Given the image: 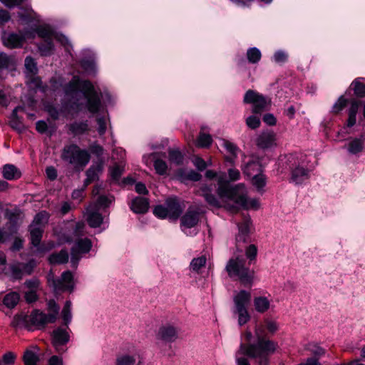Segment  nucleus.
Listing matches in <instances>:
<instances>
[{
    "label": "nucleus",
    "mask_w": 365,
    "mask_h": 365,
    "mask_svg": "<svg viewBox=\"0 0 365 365\" xmlns=\"http://www.w3.org/2000/svg\"><path fill=\"white\" fill-rule=\"evenodd\" d=\"M51 286L53 287L56 292H64L68 290L72 292L73 289V275L70 271L62 273L61 278L48 279Z\"/></svg>",
    "instance_id": "8"
},
{
    "label": "nucleus",
    "mask_w": 365,
    "mask_h": 365,
    "mask_svg": "<svg viewBox=\"0 0 365 365\" xmlns=\"http://www.w3.org/2000/svg\"><path fill=\"white\" fill-rule=\"evenodd\" d=\"M50 215L46 211H41L38 213H37L31 224V226L33 227H42L44 230L45 225L48 223V219H49Z\"/></svg>",
    "instance_id": "28"
},
{
    "label": "nucleus",
    "mask_w": 365,
    "mask_h": 365,
    "mask_svg": "<svg viewBox=\"0 0 365 365\" xmlns=\"http://www.w3.org/2000/svg\"><path fill=\"white\" fill-rule=\"evenodd\" d=\"M23 274H26L28 275L31 274L34 271V267H36V262L34 259H31L27 263L21 264Z\"/></svg>",
    "instance_id": "56"
},
{
    "label": "nucleus",
    "mask_w": 365,
    "mask_h": 365,
    "mask_svg": "<svg viewBox=\"0 0 365 365\" xmlns=\"http://www.w3.org/2000/svg\"><path fill=\"white\" fill-rule=\"evenodd\" d=\"M92 247L91 240L88 238L78 240L71 248V263L76 266L81 258V254L88 253Z\"/></svg>",
    "instance_id": "9"
},
{
    "label": "nucleus",
    "mask_w": 365,
    "mask_h": 365,
    "mask_svg": "<svg viewBox=\"0 0 365 365\" xmlns=\"http://www.w3.org/2000/svg\"><path fill=\"white\" fill-rule=\"evenodd\" d=\"M51 264H65L68 261V252L66 250H61L59 252L51 254L48 257Z\"/></svg>",
    "instance_id": "29"
},
{
    "label": "nucleus",
    "mask_w": 365,
    "mask_h": 365,
    "mask_svg": "<svg viewBox=\"0 0 365 365\" xmlns=\"http://www.w3.org/2000/svg\"><path fill=\"white\" fill-rule=\"evenodd\" d=\"M61 159L73 166L76 171L80 172L89 163L91 156L86 150L81 149L76 144L64 146L61 155Z\"/></svg>",
    "instance_id": "2"
},
{
    "label": "nucleus",
    "mask_w": 365,
    "mask_h": 365,
    "mask_svg": "<svg viewBox=\"0 0 365 365\" xmlns=\"http://www.w3.org/2000/svg\"><path fill=\"white\" fill-rule=\"evenodd\" d=\"M250 218H245L242 223L238 224L239 233L236 236L237 242H245L246 237L250 232Z\"/></svg>",
    "instance_id": "23"
},
{
    "label": "nucleus",
    "mask_w": 365,
    "mask_h": 365,
    "mask_svg": "<svg viewBox=\"0 0 365 365\" xmlns=\"http://www.w3.org/2000/svg\"><path fill=\"white\" fill-rule=\"evenodd\" d=\"M365 148V134L360 138L353 139L348 145V150L351 154L361 152Z\"/></svg>",
    "instance_id": "24"
},
{
    "label": "nucleus",
    "mask_w": 365,
    "mask_h": 365,
    "mask_svg": "<svg viewBox=\"0 0 365 365\" xmlns=\"http://www.w3.org/2000/svg\"><path fill=\"white\" fill-rule=\"evenodd\" d=\"M20 295L16 292H11L6 294L3 299V304L9 309L14 308L19 303Z\"/></svg>",
    "instance_id": "32"
},
{
    "label": "nucleus",
    "mask_w": 365,
    "mask_h": 365,
    "mask_svg": "<svg viewBox=\"0 0 365 365\" xmlns=\"http://www.w3.org/2000/svg\"><path fill=\"white\" fill-rule=\"evenodd\" d=\"M307 349L315 356L319 357L325 354V350L317 344H309Z\"/></svg>",
    "instance_id": "53"
},
{
    "label": "nucleus",
    "mask_w": 365,
    "mask_h": 365,
    "mask_svg": "<svg viewBox=\"0 0 365 365\" xmlns=\"http://www.w3.org/2000/svg\"><path fill=\"white\" fill-rule=\"evenodd\" d=\"M230 200L245 209L253 208L257 210L259 207V202L257 199L248 200L247 191L244 185L243 188L240 189Z\"/></svg>",
    "instance_id": "10"
},
{
    "label": "nucleus",
    "mask_w": 365,
    "mask_h": 365,
    "mask_svg": "<svg viewBox=\"0 0 365 365\" xmlns=\"http://www.w3.org/2000/svg\"><path fill=\"white\" fill-rule=\"evenodd\" d=\"M2 174L4 178L9 180L18 179L21 175L18 168L11 164H6L3 167Z\"/></svg>",
    "instance_id": "25"
},
{
    "label": "nucleus",
    "mask_w": 365,
    "mask_h": 365,
    "mask_svg": "<svg viewBox=\"0 0 365 365\" xmlns=\"http://www.w3.org/2000/svg\"><path fill=\"white\" fill-rule=\"evenodd\" d=\"M230 182L237 181L240 178V173L237 168H231L227 170Z\"/></svg>",
    "instance_id": "61"
},
{
    "label": "nucleus",
    "mask_w": 365,
    "mask_h": 365,
    "mask_svg": "<svg viewBox=\"0 0 365 365\" xmlns=\"http://www.w3.org/2000/svg\"><path fill=\"white\" fill-rule=\"evenodd\" d=\"M354 95L358 98L365 97V78H357L351 84Z\"/></svg>",
    "instance_id": "27"
},
{
    "label": "nucleus",
    "mask_w": 365,
    "mask_h": 365,
    "mask_svg": "<svg viewBox=\"0 0 365 365\" xmlns=\"http://www.w3.org/2000/svg\"><path fill=\"white\" fill-rule=\"evenodd\" d=\"M25 67L31 73H36L37 67L34 59L31 56H27L25 59Z\"/></svg>",
    "instance_id": "55"
},
{
    "label": "nucleus",
    "mask_w": 365,
    "mask_h": 365,
    "mask_svg": "<svg viewBox=\"0 0 365 365\" xmlns=\"http://www.w3.org/2000/svg\"><path fill=\"white\" fill-rule=\"evenodd\" d=\"M347 99L344 97V96H340L337 101L334 103L332 107V112L335 114L339 113L341 110H342L347 105Z\"/></svg>",
    "instance_id": "50"
},
{
    "label": "nucleus",
    "mask_w": 365,
    "mask_h": 365,
    "mask_svg": "<svg viewBox=\"0 0 365 365\" xmlns=\"http://www.w3.org/2000/svg\"><path fill=\"white\" fill-rule=\"evenodd\" d=\"M252 184L257 187L258 190H260L262 187H264L266 184V179L264 175L260 173L255 174L252 178Z\"/></svg>",
    "instance_id": "51"
},
{
    "label": "nucleus",
    "mask_w": 365,
    "mask_h": 365,
    "mask_svg": "<svg viewBox=\"0 0 365 365\" xmlns=\"http://www.w3.org/2000/svg\"><path fill=\"white\" fill-rule=\"evenodd\" d=\"M243 173L247 176L255 175L261 172V165L259 162L251 160L248 162L243 168Z\"/></svg>",
    "instance_id": "34"
},
{
    "label": "nucleus",
    "mask_w": 365,
    "mask_h": 365,
    "mask_svg": "<svg viewBox=\"0 0 365 365\" xmlns=\"http://www.w3.org/2000/svg\"><path fill=\"white\" fill-rule=\"evenodd\" d=\"M153 165L158 174L163 175L166 173L168 170V165L164 160L161 159H156L154 161Z\"/></svg>",
    "instance_id": "49"
},
{
    "label": "nucleus",
    "mask_w": 365,
    "mask_h": 365,
    "mask_svg": "<svg viewBox=\"0 0 365 365\" xmlns=\"http://www.w3.org/2000/svg\"><path fill=\"white\" fill-rule=\"evenodd\" d=\"M112 199L108 197L106 195H100L96 200V205L100 207H107L112 202Z\"/></svg>",
    "instance_id": "62"
},
{
    "label": "nucleus",
    "mask_w": 365,
    "mask_h": 365,
    "mask_svg": "<svg viewBox=\"0 0 365 365\" xmlns=\"http://www.w3.org/2000/svg\"><path fill=\"white\" fill-rule=\"evenodd\" d=\"M212 142L210 135L200 132L197 140V146L200 148H208Z\"/></svg>",
    "instance_id": "40"
},
{
    "label": "nucleus",
    "mask_w": 365,
    "mask_h": 365,
    "mask_svg": "<svg viewBox=\"0 0 365 365\" xmlns=\"http://www.w3.org/2000/svg\"><path fill=\"white\" fill-rule=\"evenodd\" d=\"M69 341V334L66 329L61 327L53 330L52 344L58 351H63L62 346Z\"/></svg>",
    "instance_id": "14"
},
{
    "label": "nucleus",
    "mask_w": 365,
    "mask_h": 365,
    "mask_svg": "<svg viewBox=\"0 0 365 365\" xmlns=\"http://www.w3.org/2000/svg\"><path fill=\"white\" fill-rule=\"evenodd\" d=\"M38 48L42 56H49L53 48L52 39L43 40V41L38 44Z\"/></svg>",
    "instance_id": "37"
},
{
    "label": "nucleus",
    "mask_w": 365,
    "mask_h": 365,
    "mask_svg": "<svg viewBox=\"0 0 365 365\" xmlns=\"http://www.w3.org/2000/svg\"><path fill=\"white\" fill-rule=\"evenodd\" d=\"M12 60L6 53H0V71L8 68L11 65Z\"/></svg>",
    "instance_id": "57"
},
{
    "label": "nucleus",
    "mask_w": 365,
    "mask_h": 365,
    "mask_svg": "<svg viewBox=\"0 0 365 365\" xmlns=\"http://www.w3.org/2000/svg\"><path fill=\"white\" fill-rule=\"evenodd\" d=\"M256 145L261 149H267L276 145V135L273 131L262 132L256 139Z\"/></svg>",
    "instance_id": "13"
},
{
    "label": "nucleus",
    "mask_w": 365,
    "mask_h": 365,
    "mask_svg": "<svg viewBox=\"0 0 365 365\" xmlns=\"http://www.w3.org/2000/svg\"><path fill=\"white\" fill-rule=\"evenodd\" d=\"M62 317L64 321L65 325L68 326V324L71 322L72 315H71V302L70 301H66L63 310L61 312Z\"/></svg>",
    "instance_id": "45"
},
{
    "label": "nucleus",
    "mask_w": 365,
    "mask_h": 365,
    "mask_svg": "<svg viewBox=\"0 0 365 365\" xmlns=\"http://www.w3.org/2000/svg\"><path fill=\"white\" fill-rule=\"evenodd\" d=\"M169 160L176 165H180L183 162V155L178 150L170 149L168 151Z\"/></svg>",
    "instance_id": "42"
},
{
    "label": "nucleus",
    "mask_w": 365,
    "mask_h": 365,
    "mask_svg": "<svg viewBox=\"0 0 365 365\" xmlns=\"http://www.w3.org/2000/svg\"><path fill=\"white\" fill-rule=\"evenodd\" d=\"M13 216H14V215H12L9 217V221L6 223L5 227L4 228V229L6 230V231L7 232V233L9 235V237L14 235H16L19 230V227H18L16 221L12 219Z\"/></svg>",
    "instance_id": "47"
},
{
    "label": "nucleus",
    "mask_w": 365,
    "mask_h": 365,
    "mask_svg": "<svg viewBox=\"0 0 365 365\" xmlns=\"http://www.w3.org/2000/svg\"><path fill=\"white\" fill-rule=\"evenodd\" d=\"M29 231L30 232V240L31 243L34 247H38L41 241L43 233V229L42 227H36L29 225Z\"/></svg>",
    "instance_id": "26"
},
{
    "label": "nucleus",
    "mask_w": 365,
    "mask_h": 365,
    "mask_svg": "<svg viewBox=\"0 0 365 365\" xmlns=\"http://www.w3.org/2000/svg\"><path fill=\"white\" fill-rule=\"evenodd\" d=\"M48 315L39 309L34 310L29 316L30 323L38 329H44L48 324H51Z\"/></svg>",
    "instance_id": "15"
},
{
    "label": "nucleus",
    "mask_w": 365,
    "mask_h": 365,
    "mask_svg": "<svg viewBox=\"0 0 365 365\" xmlns=\"http://www.w3.org/2000/svg\"><path fill=\"white\" fill-rule=\"evenodd\" d=\"M217 178L218 184L217 193L222 200L227 199L230 200L240 189L243 188L242 183L231 186L230 185V182L227 179V175L224 172L218 173Z\"/></svg>",
    "instance_id": "7"
},
{
    "label": "nucleus",
    "mask_w": 365,
    "mask_h": 365,
    "mask_svg": "<svg viewBox=\"0 0 365 365\" xmlns=\"http://www.w3.org/2000/svg\"><path fill=\"white\" fill-rule=\"evenodd\" d=\"M24 239L19 237H16L10 247V250L13 252L21 250L24 247Z\"/></svg>",
    "instance_id": "59"
},
{
    "label": "nucleus",
    "mask_w": 365,
    "mask_h": 365,
    "mask_svg": "<svg viewBox=\"0 0 365 365\" xmlns=\"http://www.w3.org/2000/svg\"><path fill=\"white\" fill-rule=\"evenodd\" d=\"M206 262L205 256L194 258L190 262V269L194 272H198L202 267L205 266Z\"/></svg>",
    "instance_id": "41"
},
{
    "label": "nucleus",
    "mask_w": 365,
    "mask_h": 365,
    "mask_svg": "<svg viewBox=\"0 0 365 365\" xmlns=\"http://www.w3.org/2000/svg\"><path fill=\"white\" fill-rule=\"evenodd\" d=\"M35 31L43 40L52 39L53 32L48 26H39L36 29Z\"/></svg>",
    "instance_id": "39"
},
{
    "label": "nucleus",
    "mask_w": 365,
    "mask_h": 365,
    "mask_svg": "<svg viewBox=\"0 0 365 365\" xmlns=\"http://www.w3.org/2000/svg\"><path fill=\"white\" fill-rule=\"evenodd\" d=\"M79 81H71L65 87L64 91L66 96L76 98L78 94Z\"/></svg>",
    "instance_id": "36"
},
{
    "label": "nucleus",
    "mask_w": 365,
    "mask_h": 365,
    "mask_svg": "<svg viewBox=\"0 0 365 365\" xmlns=\"http://www.w3.org/2000/svg\"><path fill=\"white\" fill-rule=\"evenodd\" d=\"M266 327L260 324L255 327V343H241L239 353L246 354L249 358L254 359L258 365H269V357L277 347V343L267 338Z\"/></svg>",
    "instance_id": "1"
},
{
    "label": "nucleus",
    "mask_w": 365,
    "mask_h": 365,
    "mask_svg": "<svg viewBox=\"0 0 365 365\" xmlns=\"http://www.w3.org/2000/svg\"><path fill=\"white\" fill-rule=\"evenodd\" d=\"M251 300V294L245 290H241L233 299L235 307L233 312L238 316V324L242 326L250 319L247 306Z\"/></svg>",
    "instance_id": "5"
},
{
    "label": "nucleus",
    "mask_w": 365,
    "mask_h": 365,
    "mask_svg": "<svg viewBox=\"0 0 365 365\" xmlns=\"http://www.w3.org/2000/svg\"><path fill=\"white\" fill-rule=\"evenodd\" d=\"M11 275L15 279H21L23 277V272L21 263L14 264L10 266Z\"/></svg>",
    "instance_id": "52"
},
{
    "label": "nucleus",
    "mask_w": 365,
    "mask_h": 365,
    "mask_svg": "<svg viewBox=\"0 0 365 365\" xmlns=\"http://www.w3.org/2000/svg\"><path fill=\"white\" fill-rule=\"evenodd\" d=\"M131 210L137 214H144L148 211L149 200L142 197H136L130 204Z\"/></svg>",
    "instance_id": "19"
},
{
    "label": "nucleus",
    "mask_w": 365,
    "mask_h": 365,
    "mask_svg": "<svg viewBox=\"0 0 365 365\" xmlns=\"http://www.w3.org/2000/svg\"><path fill=\"white\" fill-rule=\"evenodd\" d=\"M123 173L122 168L118 165H115L112 168H110V174L111 178L114 180H118L121 177Z\"/></svg>",
    "instance_id": "60"
},
{
    "label": "nucleus",
    "mask_w": 365,
    "mask_h": 365,
    "mask_svg": "<svg viewBox=\"0 0 365 365\" xmlns=\"http://www.w3.org/2000/svg\"><path fill=\"white\" fill-rule=\"evenodd\" d=\"M264 323L267 331L272 335L277 331L278 325L274 321L267 319L264 321Z\"/></svg>",
    "instance_id": "58"
},
{
    "label": "nucleus",
    "mask_w": 365,
    "mask_h": 365,
    "mask_svg": "<svg viewBox=\"0 0 365 365\" xmlns=\"http://www.w3.org/2000/svg\"><path fill=\"white\" fill-rule=\"evenodd\" d=\"M47 309L48 311V314H46L49 319L48 321H50L51 323H54L58 318L60 307L55 300L50 299L47 302Z\"/></svg>",
    "instance_id": "30"
},
{
    "label": "nucleus",
    "mask_w": 365,
    "mask_h": 365,
    "mask_svg": "<svg viewBox=\"0 0 365 365\" xmlns=\"http://www.w3.org/2000/svg\"><path fill=\"white\" fill-rule=\"evenodd\" d=\"M243 101L252 105V113L260 114L268 110L271 106V100L253 90H248L244 96Z\"/></svg>",
    "instance_id": "6"
},
{
    "label": "nucleus",
    "mask_w": 365,
    "mask_h": 365,
    "mask_svg": "<svg viewBox=\"0 0 365 365\" xmlns=\"http://www.w3.org/2000/svg\"><path fill=\"white\" fill-rule=\"evenodd\" d=\"M184 206L176 197H168L163 205H156L153 214L160 219L176 221L182 213Z\"/></svg>",
    "instance_id": "3"
},
{
    "label": "nucleus",
    "mask_w": 365,
    "mask_h": 365,
    "mask_svg": "<svg viewBox=\"0 0 365 365\" xmlns=\"http://www.w3.org/2000/svg\"><path fill=\"white\" fill-rule=\"evenodd\" d=\"M200 219V212L197 209L190 207L180 218V225L186 228L196 226Z\"/></svg>",
    "instance_id": "11"
},
{
    "label": "nucleus",
    "mask_w": 365,
    "mask_h": 365,
    "mask_svg": "<svg viewBox=\"0 0 365 365\" xmlns=\"http://www.w3.org/2000/svg\"><path fill=\"white\" fill-rule=\"evenodd\" d=\"M221 145L224 147L227 151V153H229L234 158L237 157V152L239 150V148L235 144L229 140L222 139Z\"/></svg>",
    "instance_id": "46"
},
{
    "label": "nucleus",
    "mask_w": 365,
    "mask_h": 365,
    "mask_svg": "<svg viewBox=\"0 0 365 365\" xmlns=\"http://www.w3.org/2000/svg\"><path fill=\"white\" fill-rule=\"evenodd\" d=\"M254 306L257 312L264 313L269 309L270 302L265 297H257L254 299Z\"/></svg>",
    "instance_id": "33"
},
{
    "label": "nucleus",
    "mask_w": 365,
    "mask_h": 365,
    "mask_svg": "<svg viewBox=\"0 0 365 365\" xmlns=\"http://www.w3.org/2000/svg\"><path fill=\"white\" fill-rule=\"evenodd\" d=\"M16 355L12 351H7L0 359V365H13L15 363Z\"/></svg>",
    "instance_id": "48"
},
{
    "label": "nucleus",
    "mask_w": 365,
    "mask_h": 365,
    "mask_svg": "<svg viewBox=\"0 0 365 365\" xmlns=\"http://www.w3.org/2000/svg\"><path fill=\"white\" fill-rule=\"evenodd\" d=\"M140 361H137L134 356L128 354H120L117 356L116 365H138Z\"/></svg>",
    "instance_id": "35"
},
{
    "label": "nucleus",
    "mask_w": 365,
    "mask_h": 365,
    "mask_svg": "<svg viewBox=\"0 0 365 365\" xmlns=\"http://www.w3.org/2000/svg\"><path fill=\"white\" fill-rule=\"evenodd\" d=\"M69 131L74 135H81L88 129L87 120L81 122H73L68 125Z\"/></svg>",
    "instance_id": "31"
},
{
    "label": "nucleus",
    "mask_w": 365,
    "mask_h": 365,
    "mask_svg": "<svg viewBox=\"0 0 365 365\" xmlns=\"http://www.w3.org/2000/svg\"><path fill=\"white\" fill-rule=\"evenodd\" d=\"M103 170L102 165H92L86 171V178L84 181V185L86 187L91 182L98 180V173Z\"/></svg>",
    "instance_id": "22"
},
{
    "label": "nucleus",
    "mask_w": 365,
    "mask_h": 365,
    "mask_svg": "<svg viewBox=\"0 0 365 365\" xmlns=\"http://www.w3.org/2000/svg\"><path fill=\"white\" fill-rule=\"evenodd\" d=\"M81 88L84 97L90 96L96 91L94 89L93 85L89 81H83L79 82V88Z\"/></svg>",
    "instance_id": "43"
},
{
    "label": "nucleus",
    "mask_w": 365,
    "mask_h": 365,
    "mask_svg": "<svg viewBox=\"0 0 365 365\" xmlns=\"http://www.w3.org/2000/svg\"><path fill=\"white\" fill-rule=\"evenodd\" d=\"M26 37L21 33H9L3 36V43L9 48H16L23 46Z\"/></svg>",
    "instance_id": "12"
},
{
    "label": "nucleus",
    "mask_w": 365,
    "mask_h": 365,
    "mask_svg": "<svg viewBox=\"0 0 365 365\" xmlns=\"http://www.w3.org/2000/svg\"><path fill=\"white\" fill-rule=\"evenodd\" d=\"M23 360L25 365H36L38 357L32 351L26 350L23 356Z\"/></svg>",
    "instance_id": "44"
},
{
    "label": "nucleus",
    "mask_w": 365,
    "mask_h": 365,
    "mask_svg": "<svg viewBox=\"0 0 365 365\" xmlns=\"http://www.w3.org/2000/svg\"><path fill=\"white\" fill-rule=\"evenodd\" d=\"M86 225L83 222L80 221L76 222L74 230H73V235L76 237H81L84 235V229H85Z\"/></svg>",
    "instance_id": "64"
},
{
    "label": "nucleus",
    "mask_w": 365,
    "mask_h": 365,
    "mask_svg": "<svg viewBox=\"0 0 365 365\" xmlns=\"http://www.w3.org/2000/svg\"><path fill=\"white\" fill-rule=\"evenodd\" d=\"M85 98L87 100V108L88 111L93 114L97 113L101 106V101L97 92Z\"/></svg>",
    "instance_id": "21"
},
{
    "label": "nucleus",
    "mask_w": 365,
    "mask_h": 365,
    "mask_svg": "<svg viewBox=\"0 0 365 365\" xmlns=\"http://www.w3.org/2000/svg\"><path fill=\"white\" fill-rule=\"evenodd\" d=\"M247 125L251 129H256L260 126L259 118L255 115H250L246 119Z\"/></svg>",
    "instance_id": "54"
},
{
    "label": "nucleus",
    "mask_w": 365,
    "mask_h": 365,
    "mask_svg": "<svg viewBox=\"0 0 365 365\" xmlns=\"http://www.w3.org/2000/svg\"><path fill=\"white\" fill-rule=\"evenodd\" d=\"M200 195L202 196L209 205L214 207H221L220 201L212 192V189L207 186H202L200 188Z\"/></svg>",
    "instance_id": "20"
},
{
    "label": "nucleus",
    "mask_w": 365,
    "mask_h": 365,
    "mask_svg": "<svg viewBox=\"0 0 365 365\" xmlns=\"http://www.w3.org/2000/svg\"><path fill=\"white\" fill-rule=\"evenodd\" d=\"M157 337L165 342H173L178 337V331L173 326H163L159 329Z\"/></svg>",
    "instance_id": "16"
},
{
    "label": "nucleus",
    "mask_w": 365,
    "mask_h": 365,
    "mask_svg": "<svg viewBox=\"0 0 365 365\" xmlns=\"http://www.w3.org/2000/svg\"><path fill=\"white\" fill-rule=\"evenodd\" d=\"M245 260L242 258L230 259L226 266V270L230 277H237L244 284H251L253 272L245 267Z\"/></svg>",
    "instance_id": "4"
},
{
    "label": "nucleus",
    "mask_w": 365,
    "mask_h": 365,
    "mask_svg": "<svg viewBox=\"0 0 365 365\" xmlns=\"http://www.w3.org/2000/svg\"><path fill=\"white\" fill-rule=\"evenodd\" d=\"M94 207L91 205L87 208L86 220L88 225L92 228L99 227L103 222L102 215Z\"/></svg>",
    "instance_id": "18"
},
{
    "label": "nucleus",
    "mask_w": 365,
    "mask_h": 365,
    "mask_svg": "<svg viewBox=\"0 0 365 365\" xmlns=\"http://www.w3.org/2000/svg\"><path fill=\"white\" fill-rule=\"evenodd\" d=\"M309 178L308 169L301 165H295L291 168V181L295 184H302Z\"/></svg>",
    "instance_id": "17"
},
{
    "label": "nucleus",
    "mask_w": 365,
    "mask_h": 365,
    "mask_svg": "<svg viewBox=\"0 0 365 365\" xmlns=\"http://www.w3.org/2000/svg\"><path fill=\"white\" fill-rule=\"evenodd\" d=\"M240 349L236 352V362L237 365H250L247 358L243 356H247L246 354L239 353Z\"/></svg>",
    "instance_id": "63"
},
{
    "label": "nucleus",
    "mask_w": 365,
    "mask_h": 365,
    "mask_svg": "<svg viewBox=\"0 0 365 365\" xmlns=\"http://www.w3.org/2000/svg\"><path fill=\"white\" fill-rule=\"evenodd\" d=\"M262 57V54L260 51L256 48H250L247 51V58L250 63H258Z\"/></svg>",
    "instance_id": "38"
}]
</instances>
